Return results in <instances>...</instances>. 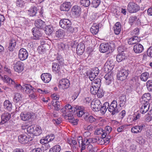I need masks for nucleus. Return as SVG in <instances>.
Here are the masks:
<instances>
[{
	"label": "nucleus",
	"instance_id": "1",
	"mask_svg": "<svg viewBox=\"0 0 152 152\" xmlns=\"http://www.w3.org/2000/svg\"><path fill=\"white\" fill-rule=\"evenodd\" d=\"M117 102L116 101L113 100L110 104L109 105L108 110L111 113L112 115H114L118 113L121 109L119 106H118Z\"/></svg>",
	"mask_w": 152,
	"mask_h": 152
},
{
	"label": "nucleus",
	"instance_id": "2",
	"mask_svg": "<svg viewBox=\"0 0 152 152\" xmlns=\"http://www.w3.org/2000/svg\"><path fill=\"white\" fill-rule=\"evenodd\" d=\"M127 9L130 13H135L139 11L140 9V6L134 2H129L127 5Z\"/></svg>",
	"mask_w": 152,
	"mask_h": 152
},
{
	"label": "nucleus",
	"instance_id": "3",
	"mask_svg": "<svg viewBox=\"0 0 152 152\" xmlns=\"http://www.w3.org/2000/svg\"><path fill=\"white\" fill-rule=\"evenodd\" d=\"M130 71L128 70L122 69L117 73V76L118 80L123 81L126 79L128 75L130 73Z\"/></svg>",
	"mask_w": 152,
	"mask_h": 152
},
{
	"label": "nucleus",
	"instance_id": "4",
	"mask_svg": "<svg viewBox=\"0 0 152 152\" xmlns=\"http://www.w3.org/2000/svg\"><path fill=\"white\" fill-rule=\"evenodd\" d=\"M31 31L34 36L33 38L34 39H39L43 38V34L41 31V30L34 27L32 29Z\"/></svg>",
	"mask_w": 152,
	"mask_h": 152
},
{
	"label": "nucleus",
	"instance_id": "5",
	"mask_svg": "<svg viewBox=\"0 0 152 152\" xmlns=\"http://www.w3.org/2000/svg\"><path fill=\"white\" fill-rule=\"evenodd\" d=\"M59 25L62 28L68 30L72 25L71 21L68 19L64 18L61 19L59 22Z\"/></svg>",
	"mask_w": 152,
	"mask_h": 152
},
{
	"label": "nucleus",
	"instance_id": "6",
	"mask_svg": "<svg viewBox=\"0 0 152 152\" xmlns=\"http://www.w3.org/2000/svg\"><path fill=\"white\" fill-rule=\"evenodd\" d=\"M145 124L140 123L139 125L132 127L131 129V132L132 133L137 134L140 132L142 130L145 128Z\"/></svg>",
	"mask_w": 152,
	"mask_h": 152
},
{
	"label": "nucleus",
	"instance_id": "7",
	"mask_svg": "<svg viewBox=\"0 0 152 152\" xmlns=\"http://www.w3.org/2000/svg\"><path fill=\"white\" fill-rule=\"evenodd\" d=\"M13 65L14 70L16 72L20 73L24 69V64L20 61L14 63Z\"/></svg>",
	"mask_w": 152,
	"mask_h": 152
},
{
	"label": "nucleus",
	"instance_id": "8",
	"mask_svg": "<svg viewBox=\"0 0 152 152\" xmlns=\"http://www.w3.org/2000/svg\"><path fill=\"white\" fill-rule=\"evenodd\" d=\"M101 107V103L99 99H96L91 103V107L92 110L95 112L100 110V107Z\"/></svg>",
	"mask_w": 152,
	"mask_h": 152
},
{
	"label": "nucleus",
	"instance_id": "9",
	"mask_svg": "<svg viewBox=\"0 0 152 152\" xmlns=\"http://www.w3.org/2000/svg\"><path fill=\"white\" fill-rule=\"evenodd\" d=\"M19 141L23 144L27 143L32 140V138L25 134H21L18 137Z\"/></svg>",
	"mask_w": 152,
	"mask_h": 152
},
{
	"label": "nucleus",
	"instance_id": "10",
	"mask_svg": "<svg viewBox=\"0 0 152 152\" xmlns=\"http://www.w3.org/2000/svg\"><path fill=\"white\" fill-rule=\"evenodd\" d=\"M58 87L60 89H65L69 88L70 85L69 80L67 79H62L59 81Z\"/></svg>",
	"mask_w": 152,
	"mask_h": 152
},
{
	"label": "nucleus",
	"instance_id": "11",
	"mask_svg": "<svg viewBox=\"0 0 152 152\" xmlns=\"http://www.w3.org/2000/svg\"><path fill=\"white\" fill-rule=\"evenodd\" d=\"M18 55L20 60L24 61L27 58L28 53L26 49L22 48L19 50Z\"/></svg>",
	"mask_w": 152,
	"mask_h": 152
},
{
	"label": "nucleus",
	"instance_id": "12",
	"mask_svg": "<svg viewBox=\"0 0 152 152\" xmlns=\"http://www.w3.org/2000/svg\"><path fill=\"white\" fill-rule=\"evenodd\" d=\"M52 70L55 73L59 74L60 72L62 65L56 62H53L52 64Z\"/></svg>",
	"mask_w": 152,
	"mask_h": 152
},
{
	"label": "nucleus",
	"instance_id": "13",
	"mask_svg": "<svg viewBox=\"0 0 152 152\" xmlns=\"http://www.w3.org/2000/svg\"><path fill=\"white\" fill-rule=\"evenodd\" d=\"M33 114L30 112H22L20 114V118L23 121H26L32 118Z\"/></svg>",
	"mask_w": 152,
	"mask_h": 152
},
{
	"label": "nucleus",
	"instance_id": "14",
	"mask_svg": "<svg viewBox=\"0 0 152 152\" xmlns=\"http://www.w3.org/2000/svg\"><path fill=\"white\" fill-rule=\"evenodd\" d=\"M142 105L140 107V113L144 114L146 113L148 110L150 104L148 102H142Z\"/></svg>",
	"mask_w": 152,
	"mask_h": 152
},
{
	"label": "nucleus",
	"instance_id": "15",
	"mask_svg": "<svg viewBox=\"0 0 152 152\" xmlns=\"http://www.w3.org/2000/svg\"><path fill=\"white\" fill-rule=\"evenodd\" d=\"M41 78L45 83H47L51 80L52 76L49 73H44L41 75Z\"/></svg>",
	"mask_w": 152,
	"mask_h": 152
},
{
	"label": "nucleus",
	"instance_id": "16",
	"mask_svg": "<svg viewBox=\"0 0 152 152\" xmlns=\"http://www.w3.org/2000/svg\"><path fill=\"white\" fill-rule=\"evenodd\" d=\"M10 114L7 112H4L1 115V123L4 124L8 121L11 118Z\"/></svg>",
	"mask_w": 152,
	"mask_h": 152
},
{
	"label": "nucleus",
	"instance_id": "17",
	"mask_svg": "<svg viewBox=\"0 0 152 152\" xmlns=\"http://www.w3.org/2000/svg\"><path fill=\"white\" fill-rule=\"evenodd\" d=\"M38 11L37 7L33 6L31 7L29 10H27V12L30 16H35Z\"/></svg>",
	"mask_w": 152,
	"mask_h": 152
},
{
	"label": "nucleus",
	"instance_id": "18",
	"mask_svg": "<svg viewBox=\"0 0 152 152\" xmlns=\"http://www.w3.org/2000/svg\"><path fill=\"white\" fill-rule=\"evenodd\" d=\"M71 7L70 2H66L63 3L60 6V9L61 11H68Z\"/></svg>",
	"mask_w": 152,
	"mask_h": 152
},
{
	"label": "nucleus",
	"instance_id": "19",
	"mask_svg": "<svg viewBox=\"0 0 152 152\" xmlns=\"http://www.w3.org/2000/svg\"><path fill=\"white\" fill-rule=\"evenodd\" d=\"M72 14L75 17L79 16L81 13V8L80 7L77 5L73 6L72 8Z\"/></svg>",
	"mask_w": 152,
	"mask_h": 152
},
{
	"label": "nucleus",
	"instance_id": "20",
	"mask_svg": "<svg viewBox=\"0 0 152 152\" xmlns=\"http://www.w3.org/2000/svg\"><path fill=\"white\" fill-rule=\"evenodd\" d=\"M101 24L99 23H94L91 26L90 29L91 32L93 34H96L99 32V29L101 27Z\"/></svg>",
	"mask_w": 152,
	"mask_h": 152
},
{
	"label": "nucleus",
	"instance_id": "21",
	"mask_svg": "<svg viewBox=\"0 0 152 152\" xmlns=\"http://www.w3.org/2000/svg\"><path fill=\"white\" fill-rule=\"evenodd\" d=\"M17 41L16 38H11L8 47L9 50L10 51H12L14 50L16 46Z\"/></svg>",
	"mask_w": 152,
	"mask_h": 152
},
{
	"label": "nucleus",
	"instance_id": "22",
	"mask_svg": "<svg viewBox=\"0 0 152 152\" xmlns=\"http://www.w3.org/2000/svg\"><path fill=\"white\" fill-rule=\"evenodd\" d=\"M110 48V46L108 44L102 43L99 46V49L100 51L103 53L107 52Z\"/></svg>",
	"mask_w": 152,
	"mask_h": 152
},
{
	"label": "nucleus",
	"instance_id": "23",
	"mask_svg": "<svg viewBox=\"0 0 152 152\" xmlns=\"http://www.w3.org/2000/svg\"><path fill=\"white\" fill-rule=\"evenodd\" d=\"M34 88L29 84H25L23 86V90L27 94L33 92Z\"/></svg>",
	"mask_w": 152,
	"mask_h": 152
},
{
	"label": "nucleus",
	"instance_id": "24",
	"mask_svg": "<svg viewBox=\"0 0 152 152\" xmlns=\"http://www.w3.org/2000/svg\"><path fill=\"white\" fill-rule=\"evenodd\" d=\"M140 41V38L137 36H134L129 39L128 40V42L129 45L135 44Z\"/></svg>",
	"mask_w": 152,
	"mask_h": 152
},
{
	"label": "nucleus",
	"instance_id": "25",
	"mask_svg": "<svg viewBox=\"0 0 152 152\" xmlns=\"http://www.w3.org/2000/svg\"><path fill=\"white\" fill-rule=\"evenodd\" d=\"M105 83L107 85H110L111 83L113 78V73L109 72L106 74L104 76Z\"/></svg>",
	"mask_w": 152,
	"mask_h": 152
},
{
	"label": "nucleus",
	"instance_id": "26",
	"mask_svg": "<svg viewBox=\"0 0 152 152\" xmlns=\"http://www.w3.org/2000/svg\"><path fill=\"white\" fill-rule=\"evenodd\" d=\"M35 25L36 28L39 29H42L45 26V22L40 19H38L35 21Z\"/></svg>",
	"mask_w": 152,
	"mask_h": 152
},
{
	"label": "nucleus",
	"instance_id": "27",
	"mask_svg": "<svg viewBox=\"0 0 152 152\" xmlns=\"http://www.w3.org/2000/svg\"><path fill=\"white\" fill-rule=\"evenodd\" d=\"M119 104L120 107H124L126 105V96L125 95L121 96L119 98Z\"/></svg>",
	"mask_w": 152,
	"mask_h": 152
},
{
	"label": "nucleus",
	"instance_id": "28",
	"mask_svg": "<svg viewBox=\"0 0 152 152\" xmlns=\"http://www.w3.org/2000/svg\"><path fill=\"white\" fill-rule=\"evenodd\" d=\"M85 46L83 44H79L77 46L76 51L79 55H82L84 51Z\"/></svg>",
	"mask_w": 152,
	"mask_h": 152
},
{
	"label": "nucleus",
	"instance_id": "29",
	"mask_svg": "<svg viewBox=\"0 0 152 152\" xmlns=\"http://www.w3.org/2000/svg\"><path fill=\"white\" fill-rule=\"evenodd\" d=\"M143 49L142 45L140 44H138L134 46L133 50L136 53H140L142 51Z\"/></svg>",
	"mask_w": 152,
	"mask_h": 152
},
{
	"label": "nucleus",
	"instance_id": "30",
	"mask_svg": "<svg viewBox=\"0 0 152 152\" xmlns=\"http://www.w3.org/2000/svg\"><path fill=\"white\" fill-rule=\"evenodd\" d=\"M75 111H76L77 115L79 117H81L85 113V112L83 110L81 107L76 106L75 107Z\"/></svg>",
	"mask_w": 152,
	"mask_h": 152
},
{
	"label": "nucleus",
	"instance_id": "31",
	"mask_svg": "<svg viewBox=\"0 0 152 152\" xmlns=\"http://www.w3.org/2000/svg\"><path fill=\"white\" fill-rule=\"evenodd\" d=\"M113 28L115 34L116 35L119 34L121 28V25L120 23L117 22L116 23Z\"/></svg>",
	"mask_w": 152,
	"mask_h": 152
},
{
	"label": "nucleus",
	"instance_id": "32",
	"mask_svg": "<svg viewBox=\"0 0 152 152\" xmlns=\"http://www.w3.org/2000/svg\"><path fill=\"white\" fill-rule=\"evenodd\" d=\"M48 46V45L45 44L39 46L38 47L37 50L39 53L42 54L45 52L47 49V47Z\"/></svg>",
	"mask_w": 152,
	"mask_h": 152
},
{
	"label": "nucleus",
	"instance_id": "33",
	"mask_svg": "<svg viewBox=\"0 0 152 152\" xmlns=\"http://www.w3.org/2000/svg\"><path fill=\"white\" fill-rule=\"evenodd\" d=\"M109 104L108 102H105L102 106L100 107V110L101 113L103 114H104L107 110L108 109Z\"/></svg>",
	"mask_w": 152,
	"mask_h": 152
},
{
	"label": "nucleus",
	"instance_id": "34",
	"mask_svg": "<svg viewBox=\"0 0 152 152\" xmlns=\"http://www.w3.org/2000/svg\"><path fill=\"white\" fill-rule=\"evenodd\" d=\"M89 143L88 138H84L80 144L81 148V151H82L84 150L86 148V146L88 145Z\"/></svg>",
	"mask_w": 152,
	"mask_h": 152
},
{
	"label": "nucleus",
	"instance_id": "35",
	"mask_svg": "<svg viewBox=\"0 0 152 152\" xmlns=\"http://www.w3.org/2000/svg\"><path fill=\"white\" fill-rule=\"evenodd\" d=\"M137 20V24L138 25L140 23V20L138 19L137 16L135 15L131 16L129 19V22L131 25L134 23Z\"/></svg>",
	"mask_w": 152,
	"mask_h": 152
},
{
	"label": "nucleus",
	"instance_id": "36",
	"mask_svg": "<svg viewBox=\"0 0 152 152\" xmlns=\"http://www.w3.org/2000/svg\"><path fill=\"white\" fill-rule=\"evenodd\" d=\"M22 95L20 93L15 94L13 98V102L15 104L20 102L22 100Z\"/></svg>",
	"mask_w": 152,
	"mask_h": 152
},
{
	"label": "nucleus",
	"instance_id": "37",
	"mask_svg": "<svg viewBox=\"0 0 152 152\" xmlns=\"http://www.w3.org/2000/svg\"><path fill=\"white\" fill-rule=\"evenodd\" d=\"M4 107L8 110L10 111L12 108V104L11 102L8 100H6L4 103Z\"/></svg>",
	"mask_w": 152,
	"mask_h": 152
},
{
	"label": "nucleus",
	"instance_id": "38",
	"mask_svg": "<svg viewBox=\"0 0 152 152\" xmlns=\"http://www.w3.org/2000/svg\"><path fill=\"white\" fill-rule=\"evenodd\" d=\"M66 111H67L68 113H69L70 112V113H74L75 112V107H72L69 104H66L65 106Z\"/></svg>",
	"mask_w": 152,
	"mask_h": 152
},
{
	"label": "nucleus",
	"instance_id": "39",
	"mask_svg": "<svg viewBox=\"0 0 152 152\" xmlns=\"http://www.w3.org/2000/svg\"><path fill=\"white\" fill-rule=\"evenodd\" d=\"M149 77V74L148 72H145L141 74L140 76V79L142 81H146Z\"/></svg>",
	"mask_w": 152,
	"mask_h": 152
},
{
	"label": "nucleus",
	"instance_id": "40",
	"mask_svg": "<svg viewBox=\"0 0 152 152\" xmlns=\"http://www.w3.org/2000/svg\"><path fill=\"white\" fill-rule=\"evenodd\" d=\"M61 150V146L59 145H56L50 148L49 152H60Z\"/></svg>",
	"mask_w": 152,
	"mask_h": 152
},
{
	"label": "nucleus",
	"instance_id": "41",
	"mask_svg": "<svg viewBox=\"0 0 152 152\" xmlns=\"http://www.w3.org/2000/svg\"><path fill=\"white\" fill-rule=\"evenodd\" d=\"M126 57V56L124 53H119L117 56L116 60L118 62H120L125 59Z\"/></svg>",
	"mask_w": 152,
	"mask_h": 152
},
{
	"label": "nucleus",
	"instance_id": "42",
	"mask_svg": "<svg viewBox=\"0 0 152 152\" xmlns=\"http://www.w3.org/2000/svg\"><path fill=\"white\" fill-rule=\"evenodd\" d=\"M45 33L48 35H50L53 30L52 26L51 25H48L45 26Z\"/></svg>",
	"mask_w": 152,
	"mask_h": 152
},
{
	"label": "nucleus",
	"instance_id": "43",
	"mask_svg": "<svg viewBox=\"0 0 152 152\" xmlns=\"http://www.w3.org/2000/svg\"><path fill=\"white\" fill-rule=\"evenodd\" d=\"M96 132L97 135H102V137L103 138H105L107 135V133L105 132V130L100 128L96 131Z\"/></svg>",
	"mask_w": 152,
	"mask_h": 152
},
{
	"label": "nucleus",
	"instance_id": "44",
	"mask_svg": "<svg viewBox=\"0 0 152 152\" xmlns=\"http://www.w3.org/2000/svg\"><path fill=\"white\" fill-rule=\"evenodd\" d=\"M151 98L150 94L148 93H145L142 96V100L141 101V102H148V101L151 99Z\"/></svg>",
	"mask_w": 152,
	"mask_h": 152
},
{
	"label": "nucleus",
	"instance_id": "45",
	"mask_svg": "<svg viewBox=\"0 0 152 152\" xmlns=\"http://www.w3.org/2000/svg\"><path fill=\"white\" fill-rule=\"evenodd\" d=\"M55 35L58 37H63L65 35L64 31L62 29H59L56 32Z\"/></svg>",
	"mask_w": 152,
	"mask_h": 152
},
{
	"label": "nucleus",
	"instance_id": "46",
	"mask_svg": "<svg viewBox=\"0 0 152 152\" xmlns=\"http://www.w3.org/2000/svg\"><path fill=\"white\" fill-rule=\"evenodd\" d=\"M141 117V114L140 113L137 112L134 114L133 115L132 118V121L134 122H136L139 121Z\"/></svg>",
	"mask_w": 152,
	"mask_h": 152
},
{
	"label": "nucleus",
	"instance_id": "47",
	"mask_svg": "<svg viewBox=\"0 0 152 152\" xmlns=\"http://www.w3.org/2000/svg\"><path fill=\"white\" fill-rule=\"evenodd\" d=\"M100 88V87H98L95 86L91 85L90 87V91L91 93L93 94L96 95V92L97 91L99 90V88Z\"/></svg>",
	"mask_w": 152,
	"mask_h": 152
},
{
	"label": "nucleus",
	"instance_id": "48",
	"mask_svg": "<svg viewBox=\"0 0 152 152\" xmlns=\"http://www.w3.org/2000/svg\"><path fill=\"white\" fill-rule=\"evenodd\" d=\"M53 105L55 108V109L56 110H59L61 107V103L60 102L58 101H55V102L52 101V102Z\"/></svg>",
	"mask_w": 152,
	"mask_h": 152
},
{
	"label": "nucleus",
	"instance_id": "49",
	"mask_svg": "<svg viewBox=\"0 0 152 152\" xmlns=\"http://www.w3.org/2000/svg\"><path fill=\"white\" fill-rule=\"evenodd\" d=\"M80 4L83 6L87 7L90 4V1L89 0H80Z\"/></svg>",
	"mask_w": 152,
	"mask_h": 152
},
{
	"label": "nucleus",
	"instance_id": "50",
	"mask_svg": "<svg viewBox=\"0 0 152 152\" xmlns=\"http://www.w3.org/2000/svg\"><path fill=\"white\" fill-rule=\"evenodd\" d=\"M101 84V79L99 78H96L92 82L91 85L100 87Z\"/></svg>",
	"mask_w": 152,
	"mask_h": 152
},
{
	"label": "nucleus",
	"instance_id": "51",
	"mask_svg": "<svg viewBox=\"0 0 152 152\" xmlns=\"http://www.w3.org/2000/svg\"><path fill=\"white\" fill-rule=\"evenodd\" d=\"M69 116V117L68 118L69 121L72 123L74 125L77 124V119L75 120L73 118L72 113H70Z\"/></svg>",
	"mask_w": 152,
	"mask_h": 152
},
{
	"label": "nucleus",
	"instance_id": "52",
	"mask_svg": "<svg viewBox=\"0 0 152 152\" xmlns=\"http://www.w3.org/2000/svg\"><path fill=\"white\" fill-rule=\"evenodd\" d=\"M113 69L110 66L106 64L105 63L104 67V70L105 72L109 73L112 72H110L111 71L113 70Z\"/></svg>",
	"mask_w": 152,
	"mask_h": 152
},
{
	"label": "nucleus",
	"instance_id": "53",
	"mask_svg": "<svg viewBox=\"0 0 152 152\" xmlns=\"http://www.w3.org/2000/svg\"><path fill=\"white\" fill-rule=\"evenodd\" d=\"M49 137L47 136L45 137H43L40 140V142L42 144H47L48 142H49Z\"/></svg>",
	"mask_w": 152,
	"mask_h": 152
},
{
	"label": "nucleus",
	"instance_id": "54",
	"mask_svg": "<svg viewBox=\"0 0 152 152\" xmlns=\"http://www.w3.org/2000/svg\"><path fill=\"white\" fill-rule=\"evenodd\" d=\"M16 4L17 7H22L25 4V2L23 0H18L16 1Z\"/></svg>",
	"mask_w": 152,
	"mask_h": 152
},
{
	"label": "nucleus",
	"instance_id": "55",
	"mask_svg": "<svg viewBox=\"0 0 152 152\" xmlns=\"http://www.w3.org/2000/svg\"><path fill=\"white\" fill-rule=\"evenodd\" d=\"M55 62L62 65L64 63L63 58L61 56L58 55L57 57L56 60Z\"/></svg>",
	"mask_w": 152,
	"mask_h": 152
},
{
	"label": "nucleus",
	"instance_id": "56",
	"mask_svg": "<svg viewBox=\"0 0 152 152\" xmlns=\"http://www.w3.org/2000/svg\"><path fill=\"white\" fill-rule=\"evenodd\" d=\"M35 130L34 131V134H36L37 135H40L42 132V130L41 129L40 126H35Z\"/></svg>",
	"mask_w": 152,
	"mask_h": 152
},
{
	"label": "nucleus",
	"instance_id": "57",
	"mask_svg": "<svg viewBox=\"0 0 152 152\" xmlns=\"http://www.w3.org/2000/svg\"><path fill=\"white\" fill-rule=\"evenodd\" d=\"M146 86L148 90L149 91H152V80H148L146 83Z\"/></svg>",
	"mask_w": 152,
	"mask_h": 152
},
{
	"label": "nucleus",
	"instance_id": "58",
	"mask_svg": "<svg viewBox=\"0 0 152 152\" xmlns=\"http://www.w3.org/2000/svg\"><path fill=\"white\" fill-rule=\"evenodd\" d=\"M100 3V0H94L91 2V4L94 7L97 8L99 5Z\"/></svg>",
	"mask_w": 152,
	"mask_h": 152
},
{
	"label": "nucleus",
	"instance_id": "59",
	"mask_svg": "<svg viewBox=\"0 0 152 152\" xmlns=\"http://www.w3.org/2000/svg\"><path fill=\"white\" fill-rule=\"evenodd\" d=\"M84 119L88 122L92 123L95 121V119L92 116H90L88 117H86Z\"/></svg>",
	"mask_w": 152,
	"mask_h": 152
},
{
	"label": "nucleus",
	"instance_id": "60",
	"mask_svg": "<svg viewBox=\"0 0 152 152\" xmlns=\"http://www.w3.org/2000/svg\"><path fill=\"white\" fill-rule=\"evenodd\" d=\"M35 126L31 125L28 127L27 129V130L28 133H34L35 130Z\"/></svg>",
	"mask_w": 152,
	"mask_h": 152
},
{
	"label": "nucleus",
	"instance_id": "61",
	"mask_svg": "<svg viewBox=\"0 0 152 152\" xmlns=\"http://www.w3.org/2000/svg\"><path fill=\"white\" fill-rule=\"evenodd\" d=\"M96 93V94L97 95V96L98 98H101L104 95V92L103 90L101 89H100V88H99V90L98 91H97Z\"/></svg>",
	"mask_w": 152,
	"mask_h": 152
},
{
	"label": "nucleus",
	"instance_id": "62",
	"mask_svg": "<svg viewBox=\"0 0 152 152\" xmlns=\"http://www.w3.org/2000/svg\"><path fill=\"white\" fill-rule=\"evenodd\" d=\"M105 63L106 64L110 66L113 69L114 68L115 65L114 63L111 59H108Z\"/></svg>",
	"mask_w": 152,
	"mask_h": 152
},
{
	"label": "nucleus",
	"instance_id": "63",
	"mask_svg": "<svg viewBox=\"0 0 152 152\" xmlns=\"http://www.w3.org/2000/svg\"><path fill=\"white\" fill-rule=\"evenodd\" d=\"M32 94L29 95V96L30 99H35L37 98V94L34 92H32Z\"/></svg>",
	"mask_w": 152,
	"mask_h": 152
},
{
	"label": "nucleus",
	"instance_id": "64",
	"mask_svg": "<svg viewBox=\"0 0 152 152\" xmlns=\"http://www.w3.org/2000/svg\"><path fill=\"white\" fill-rule=\"evenodd\" d=\"M88 76L90 80L92 81L97 76L90 71L88 74Z\"/></svg>",
	"mask_w": 152,
	"mask_h": 152
}]
</instances>
